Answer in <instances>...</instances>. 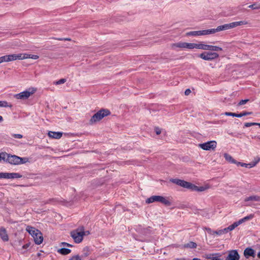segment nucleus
<instances>
[{"instance_id": "obj_1", "label": "nucleus", "mask_w": 260, "mask_h": 260, "mask_svg": "<svg viewBox=\"0 0 260 260\" xmlns=\"http://www.w3.org/2000/svg\"><path fill=\"white\" fill-rule=\"evenodd\" d=\"M170 181L178 185L189 189L192 191L202 192L207 190L209 188L207 186H198L191 183L178 179H172Z\"/></svg>"}, {"instance_id": "obj_2", "label": "nucleus", "mask_w": 260, "mask_h": 260, "mask_svg": "<svg viewBox=\"0 0 260 260\" xmlns=\"http://www.w3.org/2000/svg\"><path fill=\"white\" fill-rule=\"evenodd\" d=\"M246 24H247V22L245 21L233 22L230 23L218 26L216 28H211L210 29L209 31L210 32V34H212L216 32L229 29L239 25H245Z\"/></svg>"}, {"instance_id": "obj_3", "label": "nucleus", "mask_w": 260, "mask_h": 260, "mask_svg": "<svg viewBox=\"0 0 260 260\" xmlns=\"http://www.w3.org/2000/svg\"><path fill=\"white\" fill-rule=\"evenodd\" d=\"M26 230L34 238L36 244L39 245L42 243L43 237L41 232L39 230L30 226H27Z\"/></svg>"}, {"instance_id": "obj_4", "label": "nucleus", "mask_w": 260, "mask_h": 260, "mask_svg": "<svg viewBox=\"0 0 260 260\" xmlns=\"http://www.w3.org/2000/svg\"><path fill=\"white\" fill-rule=\"evenodd\" d=\"M110 111L108 109H102L95 113L90 118L89 123L90 124L96 123L101 120L104 117L109 115Z\"/></svg>"}, {"instance_id": "obj_5", "label": "nucleus", "mask_w": 260, "mask_h": 260, "mask_svg": "<svg viewBox=\"0 0 260 260\" xmlns=\"http://www.w3.org/2000/svg\"><path fill=\"white\" fill-rule=\"evenodd\" d=\"M153 202H160L166 206H170L171 202L168 198L161 196H152L146 200L147 204H150Z\"/></svg>"}, {"instance_id": "obj_6", "label": "nucleus", "mask_w": 260, "mask_h": 260, "mask_svg": "<svg viewBox=\"0 0 260 260\" xmlns=\"http://www.w3.org/2000/svg\"><path fill=\"white\" fill-rule=\"evenodd\" d=\"M36 91V88L34 87H30L26 90L15 94L14 97L18 100H26Z\"/></svg>"}, {"instance_id": "obj_7", "label": "nucleus", "mask_w": 260, "mask_h": 260, "mask_svg": "<svg viewBox=\"0 0 260 260\" xmlns=\"http://www.w3.org/2000/svg\"><path fill=\"white\" fill-rule=\"evenodd\" d=\"M203 60L211 61L219 57V54L215 52H204L199 55Z\"/></svg>"}, {"instance_id": "obj_8", "label": "nucleus", "mask_w": 260, "mask_h": 260, "mask_svg": "<svg viewBox=\"0 0 260 260\" xmlns=\"http://www.w3.org/2000/svg\"><path fill=\"white\" fill-rule=\"evenodd\" d=\"M85 235V232L83 231H79L78 230L71 232V236L77 243H79L83 240V236Z\"/></svg>"}, {"instance_id": "obj_9", "label": "nucleus", "mask_w": 260, "mask_h": 260, "mask_svg": "<svg viewBox=\"0 0 260 260\" xmlns=\"http://www.w3.org/2000/svg\"><path fill=\"white\" fill-rule=\"evenodd\" d=\"M217 146V143L215 141H208L206 143L199 144V147L205 150H214Z\"/></svg>"}, {"instance_id": "obj_10", "label": "nucleus", "mask_w": 260, "mask_h": 260, "mask_svg": "<svg viewBox=\"0 0 260 260\" xmlns=\"http://www.w3.org/2000/svg\"><path fill=\"white\" fill-rule=\"evenodd\" d=\"M210 29L202 30L191 31L186 33V36H199L210 35Z\"/></svg>"}, {"instance_id": "obj_11", "label": "nucleus", "mask_w": 260, "mask_h": 260, "mask_svg": "<svg viewBox=\"0 0 260 260\" xmlns=\"http://www.w3.org/2000/svg\"><path fill=\"white\" fill-rule=\"evenodd\" d=\"M240 255L236 250H232L229 251V254L225 260H239Z\"/></svg>"}, {"instance_id": "obj_12", "label": "nucleus", "mask_w": 260, "mask_h": 260, "mask_svg": "<svg viewBox=\"0 0 260 260\" xmlns=\"http://www.w3.org/2000/svg\"><path fill=\"white\" fill-rule=\"evenodd\" d=\"M221 256L220 253H212L205 254L204 257L210 260H223L221 258Z\"/></svg>"}, {"instance_id": "obj_13", "label": "nucleus", "mask_w": 260, "mask_h": 260, "mask_svg": "<svg viewBox=\"0 0 260 260\" xmlns=\"http://www.w3.org/2000/svg\"><path fill=\"white\" fill-rule=\"evenodd\" d=\"M186 42H178L177 43L171 44V48L174 50H177V48L182 49H186Z\"/></svg>"}, {"instance_id": "obj_14", "label": "nucleus", "mask_w": 260, "mask_h": 260, "mask_svg": "<svg viewBox=\"0 0 260 260\" xmlns=\"http://www.w3.org/2000/svg\"><path fill=\"white\" fill-rule=\"evenodd\" d=\"M203 47V42H200L199 43H187L186 49H201L202 50Z\"/></svg>"}, {"instance_id": "obj_15", "label": "nucleus", "mask_w": 260, "mask_h": 260, "mask_svg": "<svg viewBox=\"0 0 260 260\" xmlns=\"http://www.w3.org/2000/svg\"><path fill=\"white\" fill-rule=\"evenodd\" d=\"M202 50H210L213 51H222V48L218 46L206 45L203 43Z\"/></svg>"}, {"instance_id": "obj_16", "label": "nucleus", "mask_w": 260, "mask_h": 260, "mask_svg": "<svg viewBox=\"0 0 260 260\" xmlns=\"http://www.w3.org/2000/svg\"><path fill=\"white\" fill-rule=\"evenodd\" d=\"M19 159V156L15 155H11V154H9L8 162L11 165H20V161H18Z\"/></svg>"}, {"instance_id": "obj_17", "label": "nucleus", "mask_w": 260, "mask_h": 260, "mask_svg": "<svg viewBox=\"0 0 260 260\" xmlns=\"http://www.w3.org/2000/svg\"><path fill=\"white\" fill-rule=\"evenodd\" d=\"M244 255L246 258L250 256L255 257V254L254 250L250 247L246 248L244 251Z\"/></svg>"}, {"instance_id": "obj_18", "label": "nucleus", "mask_w": 260, "mask_h": 260, "mask_svg": "<svg viewBox=\"0 0 260 260\" xmlns=\"http://www.w3.org/2000/svg\"><path fill=\"white\" fill-rule=\"evenodd\" d=\"M48 135L50 138L59 139L62 137V133L61 132H55L50 131L48 132Z\"/></svg>"}, {"instance_id": "obj_19", "label": "nucleus", "mask_w": 260, "mask_h": 260, "mask_svg": "<svg viewBox=\"0 0 260 260\" xmlns=\"http://www.w3.org/2000/svg\"><path fill=\"white\" fill-rule=\"evenodd\" d=\"M8 62L14 61L17 59L22 60V53H20L18 54H10L8 55Z\"/></svg>"}, {"instance_id": "obj_20", "label": "nucleus", "mask_w": 260, "mask_h": 260, "mask_svg": "<svg viewBox=\"0 0 260 260\" xmlns=\"http://www.w3.org/2000/svg\"><path fill=\"white\" fill-rule=\"evenodd\" d=\"M0 237L4 241H7L9 240L7 231L6 229L3 227L0 228Z\"/></svg>"}, {"instance_id": "obj_21", "label": "nucleus", "mask_w": 260, "mask_h": 260, "mask_svg": "<svg viewBox=\"0 0 260 260\" xmlns=\"http://www.w3.org/2000/svg\"><path fill=\"white\" fill-rule=\"evenodd\" d=\"M22 175L17 173H6V179L20 178Z\"/></svg>"}, {"instance_id": "obj_22", "label": "nucleus", "mask_w": 260, "mask_h": 260, "mask_svg": "<svg viewBox=\"0 0 260 260\" xmlns=\"http://www.w3.org/2000/svg\"><path fill=\"white\" fill-rule=\"evenodd\" d=\"M245 202L248 201H255V202H259L260 201V197L258 196H251L248 197H246L245 200Z\"/></svg>"}, {"instance_id": "obj_23", "label": "nucleus", "mask_w": 260, "mask_h": 260, "mask_svg": "<svg viewBox=\"0 0 260 260\" xmlns=\"http://www.w3.org/2000/svg\"><path fill=\"white\" fill-rule=\"evenodd\" d=\"M22 59L26 58H31L33 59H37L39 58V56L33 54H28L26 53H22Z\"/></svg>"}, {"instance_id": "obj_24", "label": "nucleus", "mask_w": 260, "mask_h": 260, "mask_svg": "<svg viewBox=\"0 0 260 260\" xmlns=\"http://www.w3.org/2000/svg\"><path fill=\"white\" fill-rule=\"evenodd\" d=\"M254 214H250L248 215V216H245L242 219H240V220H239L240 224H241L244 222L251 220L254 217Z\"/></svg>"}, {"instance_id": "obj_25", "label": "nucleus", "mask_w": 260, "mask_h": 260, "mask_svg": "<svg viewBox=\"0 0 260 260\" xmlns=\"http://www.w3.org/2000/svg\"><path fill=\"white\" fill-rule=\"evenodd\" d=\"M224 157L225 158V159L230 162L231 163H232V164H237V161L234 159L232 156L231 155H230V154H228V153H224Z\"/></svg>"}, {"instance_id": "obj_26", "label": "nucleus", "mask_w": 260, "mask_h": 260, "mask_svg": "<svg viewBox=\"0 0 260 260\" xmlns=\"http://www.w3.org/2000/svg\"><path fill=\"white\" fill-rule=\"evenodd\" d=\"M9 154L6 152L0 153V160H3L4 161L8 162L9 159Z\"/></svg>"}, {"instance_id": "obj_27", "label": "nucleus", "mask_w": 260, "mask_h": 260, "mask_svg": "<svg viewBox=\"0 0 260 260\" xmlns=\"http://www.w3.org/2000/svg\"><path fill=\"white\" fill-rule=\"evenodd\" d=\"M71 249L66 248H62L58 250V252L62 255H67L71 253Z\"/></svg>"}, {"instance_id": "obj_28", "label": "nucleus", "mask_w": 260, "mask_h": 260, "mask_svg": "<svg viewBox=\"0 0 260 260\" xmlns=\"http://www.w3.org/2000/svg\"><path fill=\"white\" fill-rule=\"evenodd\" d=\"M197 246V244L193 242H189V243L185 244L184 245V247L185 248H196Z\"/></svg>"}, {"instance_id": "obj_29", "label": "nucleus", "mask_w": 260, "mask_h": 260, "mask_svg": "<svg viewBox=\"0 0 260 260\" xmlns=\"http://www.w3.org/2000/svg\"><path fill=\"white\" fill-rule=\"evenodd\" d=\"M237 166H241V167H244L245 168H250L253 167V166L251 164H245L241 162H237L236 164Z\"/></svg>"}, {"instance_id": "obj_30", "label": "nucleus", "mask_w": 260, "mask_h": 260, "mask_svg": "<svg viewBox=\"0 0 260 260\" xmlns=\"http://www.w3.org/2000/svg\"><path fill=\"white\" fill-rule=\"evenodd\" d=\"M12 105L9 104L7 101H0V107H11Z\"/></svg>"}, {"instance_id": "obj_31", "label": "nucleus", "mask_w": 260, "mask_h": 260, "mask_svg": "<svg viewBox=\"0 0 260 260\" xmlns=\"http://www.w3.org/2000/svg\"><path fill=\"white\" fill-rule=\"evenodd\" d=\"M29 161V159L27 157H19V159L18 161L20 162V164H25Z\"/></svg>"}, {"instance_id": "obj_32", "label": "nucleus", "mask_w": 260, "mask_h": 260, "mask_svg": "<svg viewBox=\"0 0 260 260\" xmlns=\"http://www.w3.org/2000/svg\"><path fill=\"white\" fill-rule=\"evenodd\" d=\"M4 62H8V55L0 57V63Z\"/></svg>"}, {"instance_id": "obj_33", "label": "nucleus", "mask_w": 260, "mask_h": 260, "mask_svg": "<svg viewBox=\"0 0 260 260\" xmlns=\"http://www.w3.org/2000/svg\"><path fill=\"white\" fill-rule=\"evenodd\" d=\"M248 8L252 9H260V4L256 5V4H252L251 5H249L248 6Z\"/></svg>"}, {"instance_id": "obj_34", "label": "nucleus", "mask_w": 260, "mask_h": 260, "mask_svg": "<svg viewBox=\"0 0 260 260\" xmlns=\"http://www.w3.org/2000/svg\"><path fill=\"white\" fill-rule=\"evenodd\" d=\"M251 114V112H244L241 113L240 114H237V117H241L242 116L250 115Z\"/></svg>"}, {"instance_id": "obj_35", "label": "nucleus", "mask_w": 260, "mask_h": 260, "mask_svg": "<svg viewBox=\"0 0 260 260\" xmlns=\"http://www.w3.org/2000/svg\"><path fill=\"white\" fill-rule=\"evenodd\" d=\"M225 233H226L225 232V231H224V229H221V230H219L217 231H215V234L217 235L220 236V235H223Z\"/></svg>"}, {"instance_id": "obj_36", "label": "nucleus", "mask_w": 260, "mask_h": 260, "mask_svg": "<svg viewBox=\"0 0 260 260\" xmlns=\"http://www.w3.org/2000/svg\"><path fill=\"white\" fill-rule=\"evenodd\" d=\"M235 229V228L233 226V224L230 225L228 227L224 228V231H225V232L227 233L229 231H231Z\"/></svg>"}, {"instance_id": "obj_37", "label": "nucleus", "mask_w": 260, "mask_h": 260, "mask_svg": "<svg viewBox=\"0 0 260 260\" xmlns=\"http://www.w3.org/2000/svg\"><path fill=\"white\" fill-rule=\"evenodd\" d=\"M66 81V79H61L56 81L55 82H54V84L56 85L61 84H63L64 83H65Z\"/></svg>"}, {"instance_id": "obj_38", "label": "nucleus", "mask_w": 260, "mask_h": 260, "mask_svg": "<svg viewBox=\"0 0 260 260\" xmlns=\"http://www.w3.org/2000/svg\"><path fill=\"white\" fill-rule=\"evenodd\" d=\"M249 101L248 99H245V100H242L239 102V103L238 104V106H242L245 104H246Z\"/></svg>"}, {"instance_id": "obj_39", "label": "nucleus", "mask_w": 260, "mask_h": 260, "mask_svg": "<svg viewBox=\"0 0 260 260\" xmlns=\"http://www.w3.org/2000/svg\"><path fill=\"white\" fill-rule=\"evenodd\" d=\"M257 125L256 123L255 122H247L244 124V126L245 127H249L252 125Z\"/></svg>"}, {"instance_id": "obj_40", "label": "nucleus", "mask_w": 260, "mask_h": 260, "mask_svg": "<svg viewBox=\"0 0 260 260\" xmlns=\"http://www.w3.org/2000/svg\"><path fill=\"white\" fill-rule=\"evenodd\" d=\"M224 115H225L226 116H230L236 117H237V114H236L235 113H232V112H225L224 113Z\"/></svg>"}, {"instance_id": "obj_41", "label": "nucleus", "mask_w": 260, "mask_h": 260, "mask_svg": "<svg viewBox=\"0 0 260 260\" xmlns=\"http://www.w3.org/2000/svg\"><path fill=\"white\" fill-rule=\"evenodd\" d=\"M69 260H81V258L79 255H76L72 256Z\"/></svg>"}, {"instance_id": "obj_42", "label": "nucleus", "mask_w": 260, "mask_h": 260, "mask_svg": "<svg viewBox=\"0 0 260 260\" xmlns=\"http://www.w3.org/2000/svg\"><path fill=\"white\" fill-rule=\"evenodd\" d=\"M12 136L16 139H21L23 137V136L21 134H12Z\"/></svg>"}, {"instance_id": "obj_43", "label": "nucleus", "mask_w": 260, "mask_h": 260, "mask_svg": "<svg viewBox=\"0 0 260 260\" xmlns=\"http://www.w3.org/2000/svg\"><path fill=\"white\" fill-rule=\"evenodd\" d=\"M0 178L6 179V173H0Z\"/></svg>"}, {"instance_id": "obj_44", "label": "nucleus", "mask_w": 260, "mask_h": 260, "mask_svg": "<svg viewBox=\"0 0 260 260\" xmlns=\"http://www.w3.org/2000/svg\"><path fill=\"white\" fill-rule=\"evenodd\" d=\"M233 226L236 228V227H237L239 225H240V222L239 221V220L238 221H236V222H234L233 224Z\"/></svg>"}, {"instance_id": "obj_45", "label": "nucleus", "mask_w": 260, "mask_h": 260, "mask_svg": "<svg viewBox=\"0 0 260 260\" xmlns=\"http://www.w3.org/2000/svg\"><path fill=\"white\" fill-rule=\"evenodd\" d=\"M191 92V90L189 89H187L185 91V94L186 95H189Z\"/></svg>"}, {"instance_id": "obj_46", "label": "nucleus", "mask_w": 260, "mask_h": 260, "mask_svg": "<svg viewBox=\"0 0 260 260\" xmlns=\"http://www.w3.org/2000/svg\"><path fill=\"white\" fill-rule=\"evenodd\" d=\"M155 133H156V134L157 135H159V134H160V133H161V131H160V129L159 128H157H157H156L155 129Z\"/></svg>"}, {"instance_id": "obj_47", "label": "nucleus", "mask_w": 260, "mask_h": 260, "mask_svg": "<svg viewBox=\"0 0 260 260\" xmlns=\"http://www.w3.org/2000/svg\"><path fill=\"white\" fill-rule=\"evenodd\" d=\"M206 230L207 231V232H208V234H210L212 231L210 228H206Z\"/></svg>"}, {"instance_id": "obj_48", "label": "nucleus", "mask_w": 260, "mask_h": 260, "mask_svg": "<svg viewBox=\"0 0 260 260\" xmlns=\"http://www.w3.org/2000/svg\"><path fill=\"white\" fill-rule=\"evenodd\" d=\"M62 244L63 245H64V246H68V247H72V245H71V244H69V243H66V242H63V243H62Z\"/></svg>"}, {"instance_id": "obj_49", "label": "nucleus", "mask_w": 260, "mask_h": 260, "mask_svg": "<svg viewBox=\"0 0 260 260\" xmlns=\"http://www.w3.org/2000/svg\"><path fill=\"white\" fill-rule=\"evenodd\" d=\"M29 246V243H27L25 245H24L23 246H22V248L23 249H26Z\"/></svg>"}, {"instance_id": "obj_50", "label": "nucleus", "mask_w": 260, "mask_h": 260, "mask_svg": "<svg viewBox=\"0 0 260 260\" xmlns=\"http://www.w3.org/2000/svg\"><path fill=\"white\" fill-rule=\"evenodd\" d=\"M144 234H146L150 233V230L149 228L146 229V230L143 232Z\"/></svg>"}, {"instance_id": "obj_51", "label": "nucleus", "mask_w": 260, "mask_h": 260, "mask_svg": "<svg viewBox=\"0 0 260 260\" xmlns=\"http://www.w3.org/2000/svg\"><path fill=\"white\" fill-rule=\"evenodd\" d=\"M252 138L257 139L260 140V135L259 136H255L253 137H252Z\"/></svg>"}, {"instance_id": "obj_52", "label": "nucleus", "mask_w": 260, "mask_h": 260, "mask_svg": "<svg viewBox=\"0 0 260 260\" xmlns=\"http://www.w3.org/2000/svg\"><path fill=\"white\" fill-rule=\"evenodd\" d=\"M63 40H64V41H71V39L70 38H64Z\"/></svg>"}, {"instance_id": "obj_53", "label": "nucleus", "mask_w": 260, "mask_h": 260, "mask_svg": "<svg viewBox=\"0 0 260 260\" xmlns=\"http://www.w3.org/2000/svg\"><path fill=\"white\" fill-rule=\"evenodd\" d=\"M64 38H56L55 39L59 41H63Z\"/></svg>"}, {"instance_id": "obj_54", "label": "nucleus", "mask_w": 260, "mask_h": 260, "mask_svg": "<svg viewBox=\"0 0 260 260\" xmlns=\"http://www.w3.org/2000/svg\"><path fill=\"white\" fill-rule=\"evenodd\" d=\"M215 234V231H212V233L210 234V235H213Z\"/></svg>"}, {"instance_id": "obj_55", "label": "nucleus", "mask_w": 260, "mask_h": 260, "mask_svg": "<svg viewBox=\"0 0 260 260\" xmlns=\"http://www.w3.org/2000/svg\"><path fill=\"white\" fill-rule=\"evenodd\" d=\"M3 121V117L0 115V122Z\"/></svg>"}, {"instance_id": "obj_56", "label": "nucleus", "mask_w": 260, "mask_h": 260, "mask_svg": "<svg viewBox=\"0 0 260 260\" xmlns=\"http://www.w3.org/2000/svg\"><path fill=\"white\" fill-rule=\"evenodd\" d=\"M257 257L260 258V251H259V252L257 254Z\"/></svg>"}, {"instance_id": "obj_57", "label": "nucleus", "mask_w": 260, "mask_h": 260, "mask_svg": "<svg viewBox=\"0 0 260 260\" xmlns=\"http://www.w3.org/2000/svg\"><path fill=\"white\" fill-rule=\"evenodd\" d=\"M192 260H201V259L200 258H194Z\"/></svg>"}, {"instance_id": "obj_58", "label": "nucleus", "mask_w": 260, "mask_h": 260, "mask_svg": "<svg viewBox=\"0 0 260 260\" xmlns=\"http://www.w3.org/2000/svg\"><path fill=\"white\" fill-rule=\"evenodd\" d=\"M257 125H258L259 127H260V123H256Z\"/></svg>"}, {"instance_id": "obj_59", "label": "nucleus", "mask_w": 260, "mask_h": 260, "mask_svg": "<svg viewBox=\"0 0 260 260\" xmlns=\"http://www.w3.org/2000/svg\"><path fill=\"white\" fill-rule=\"evenodd\" d=\"M89 233V232L88 231L86 232V234H88Z\"/></svg>"}, {"instance_id": "obj_60", "label": "nucleus", "mask_w": 260, "mask_h": 260, "mask_svg": "<svg viewBox=\"0 0 260 260\" xmlns=\"http://www.w3.org/2000/svg\"><path fill=\"white\" fill-rule=\"evenodd\" d=\"M175 260H181V259L177 258V259H176Z\"/></svg>"}]
</instances>
